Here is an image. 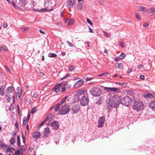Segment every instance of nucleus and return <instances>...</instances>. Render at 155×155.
<instances>
[{
	"label": "nucleus",
	"mask_w": 155,
	"mask_h": 155,
	"mask_svg": "<svg viewBox=\"0 0 155 155\" xmlns=\"http://www.w3.org/2000/svg\"><path fill=\"white\" fill-rule=\"evenodd\" d=\"M104 89L105 90L107 91L108 92H114L118 93L120 91V89L119 88H116L115 87H104Z\"/></svg>",
	"instance_id": "6e6552de"
},
{
	"label": "nucleus",
	"mask_w": 155,
	"mask_h": 155,
	"mask_svg": "<svg viewBox=\"0 0 155 155\" xmlns=\"http://www.w3.org/2000/svg\"><path fill=\"white\" fill-rule=\"evenodd\" d=\"M70 110V108L68 105L65 104V105L63 106L61 108L60 111V113L61 115L66 114Z\"/></svg>",
	"instance_id": "39448f33"
},
{
	"label": "nucleus",
	"mask_w": 155,
	"mask_h": 155,
	"mask_svg": "<svg viewBox=\"0 0 155 155\" xmlns=\"http://www.w3.org/2000/svg\"><path fill=\"white\" fill-rule=\"evenodd\" d=\"M83 4L81 3H79L77 6V8L78 9L81 10L82 8Z\"/></svg>",
	"instance_id": "c9c22d12"
},
{
	"label": "nucleus",
	"mask_w": 155,
	"mask_h": 155,
	"mask_svg": "<svg viewBox=\"0 0 155 155\" xmlns=\"http://www.w3.org/2000/svg\"><path fill=\"white\" fill-rule=\"evenodd\" d=\"M61 89L60 91V92L61 93H63V92H65V91H66V89L65 87H63L62 86H61Z\"/></svg>",
	"instance_id": "58836bf2"
},
{
	"label": "nucleus",
	"mask_w": 155,
	"mask_h": 155,
	"mask_svg": "<svg viewBox=\"0 0 155 155\" xmlns=\"http://www.w3.org/2000/svg\"><path fill=\"white\" fill-rule=\"evenodd\" d=\"M48 117L47 116L46 118L39 125V127H40L43 125V124L45 123L46 121H48Z\"/></svg>",
	"instance_id": "72a5a7b5"
},
{
	"label": "nucleus",
	"mask_w": 155,
	"mask_h": 155,
	"mask_svg": "<svg viewBox=\"0 0 155 155\" xmlns=\"http://www.w3.org/2000/svg\"><path fill=\"white\" fill-rule=\"evenodd\" d=\"M61 86V84H58L54 87V89L56 92H58L59 91V90Z\"/></svg>",
	"instance_id": "6ab92c4d"
},
{
	"label": "nucleus",
	"mask_w": 155,
	"mask_h": 155,
	"mask_svg": "<svg viewBox=\"0 0 155 155\" xmlns=\"http://www.w3.org/2000/svg\"><path fill=\"white\" fill-rule=\"evenodd\" d=\"M68 98V96H66L64 97L63 98L59 103H59V104L60 105L62 104L67 99V98Z\"/></svg>",
	"instance_id": "bb28decb"
},
{
	"label": "nucleus",
	"mask_w": 155,
	"mask_h": 155,
	"mask_svg": "<svg viewBox=\"0 0 155 155\" xmlns=\"http://www.w3.org/2000/svg\"><path fill=\"white\" fill-rule=\"evenodd\" d=\"M74 20L73 18H71L69 20V21L68 22V25L69 26H71L74 24Z\"/></svg>",
	"instance_id": "b1692460"
},
{
	"label": "nucleus",
	"mask_w": 155,
	"mask_h": 155,
	"mask_svg": "<svg viewBox=\"0 0 155 155\" xmlns=\"http://www.w3.org/2000/svg\"><path fill=\"white\" fill-rule=\"evenodd\" d=\"M147 12L149 14L155 13V9L153 8H151L148 9H147Z\"/></svg>",
	"instance_id": "aec40b11"
},
{
	"label": "nucleus",
	"mask_w": 155,
	"mask_h": 155,
	"mask_svg": "<svg viewBox=\"0 0 155 155\" xmlns=\"http://www.w3.org/2000/svg\"><path fill=\"white\" fill-rule=\"evenodd\" d=\"M144 106V104L141 101H136L134 103L133 107L134 110L139 111L143 110Z\"/></svg>",
	"instance_id": "f03ea898"
},
{
	"label": "nucleus",
	"mask_w": 155,
	"mask_h": 155,
	"mask_svg": "<svg viewBox=\"0 0 155 155\" xmlns=\"http://www.w3.org/2000/svg\"><path fill=\"white\" fill-rule=\"evenodd\" d=\"M14 90V88L12 86H9L7 88L6 90L7 93L8 94L12 93Z\"/></svg>",
	"instance_id": "f3484780"
},
{
	"label": "nucleus",
	"mask_w": 155,
	"mask_h": 155,
	"mask_svg": "<svg viewBox=\"0 0 155 155\" xmlns=\"http://www.w3.org/2000/svg\"><path fill=\"white\" fill-rule=\"evenodd\" d=\"M49 6H51V7H54L55 4L54 3L53 4H52V2L51 0H49Z\"/></svg>",
	"instance_id": "37998d69"
},
{
	"label": "nucleus",
	"mask_w": 155,
	"mask_h": 155,
	"mask_svg": "<svg viewBox=\"0 0 155 155\" xmlns=\"http://www.w3.org/2000/svg\"><path fill=\"white\" fill-rule=\"evenodd\" d=\"M120 102L123 104L128 107L131 104L132 100L129 97L126 96L123 97L121 99H120Z\"/></svg>",
	"instance_id": "20e7f679"
},
{
	"label": "nucleus",
	"mask_w": 155,
	"mask_h": 155,
	"mask_svg": "<svg viewBox=\"0 0 155 155\" xmlns=\"http://www.w3.org/2000/svg\"><path fill=\"white\" fill-rule=\"evenodd\" d=\"M60 106V104H59V103H57L56 106L55 107L54 106L55 111L57 112L59 110Z\"/></svg>",
	"instance_id": "a878e982"
},
{
	"label": "nucleus",
	"mask_w": 155,
	"mask_h": 155,
	"mask_svg": "<svg viewBox=\"0 0 155 155\" xmlns=\"http://www.w3.org/2000/svg\"><path fill=\"white\" fill-rule=\"evenodd\" d=\"M43 137L44 138L47 137L48 136V127L45 128L42 133Z\"/></svg>",
	"instance_id": "4468645a"
},
{
	"label": "nucleus",
	"mask_w": 155,
	"mask_h": 155,
	"mask_svg": "<svg viewBox=\"0 0 155 155\" xmlns=\"http://www.w3.org/2000/svg\"><path fill=\"white\" fill-rule=\"evenodd\" d=\"M68 69L71 71H72L74 69V67L72 66H70L68 67Z\"/></svg>",
	"instance_id": "de8ad7c7"
},
{
	"label": "nucleus",
	"mask_w": 155,
	"mask_h": 155,
	"mask_svg": "<svg viewBox=\"0 0 155 155\" xmlns=\"http://www.w3.org/2000/svg\"><path fill=\"white\" fill-rule=\"evenodd\" d=\"M2 49L4 50V51H7V50H8L7 48V47L5 45L3 46Z\"/></svg>",
	"instance_id": "864d4df0"
},
{
	"label": "nucleus",
	"mask_w": 155,
	"mask_h": 155,
	"mask_svg": "<svg viewBox=\"0 0 155 155\" xmlns=\"http://www.w3.org/2000/svg\"><path fill=\"white\" fill-rule=\"evenodd\" d=\"M75 0H68L67 6L70 8H73L75 5Z\"/></svg>",
	"instance_id": "f8f14e48"
},
{
	"label": "nucleus",
	"mask_w": 155,
	"mask_h": 155,
	"mask_svg": "<svg viewBox=\"0 0 155 155\" xmlns=\"http://www.w3.org/2000/svg\"><path fill=\"white\" fill-rule=\"evenodd\" d=\"M27 146H26L22 145L21 147V150L22 152H25Z\"/></svg>",
	"instance_id": "7c9ffc66"
},
{
	"label": "nucleus",
	"mask_w": 155,
	"mask_h": 155,
	"mask_svg": "<svg viewBox=\"0 0 155 155\" xmlns=\"http://www.w3.org/2000/svg\"><path fill=\"white\" fill-rule=\"evenodd\" d=\"M87 22L89 23L90 25L93 26V23L88 18L87 19Z\"/></svg>",
	"instance_id": "a19ab883"
},
{
	"label": "nucleus",
	"mask_w": 155,
	"mask_h": 155,
	"mask_svg": "<svg viewBox=\"0 0 155 155\" xmlns=\"http://www.w3.org/2000/svg\"><path fill=\"white\" fill-rule=\"evenodd\" d=\"M143 96L147 99H148V98H153L154 97L153 95L149 93L145 94L143 95Z\"/></svg>",
	"instance_id": "dca6fc26"
},
{
	"label": "nucleus",
	"mask_w": 155,
	"mask_h": 155,
	"mask_svg": "<svg viewBox=\"0 0 155 155\" xmlns=\"http://www.w3.org/2000/svg\"><path fill=\"white\" fill-rule=\"evenodd\" d=\"M15 138L14 137H12L10 140V142L12 144H14L15 143Z\"/></svg>",
	"instance_id": "c756f323"
},
{
	"label": "nucleus",
	"mask_w": 155,
	"mask_h": 155,
	"mask_svg": "<svg viewBox=\"0 0 155 155\" xmlns=\"http://www.w3.org/2000/svg\"><path fill=\"white\" fill-rule=\"evenodd\" d=\"M20 151L19 150H18L16 151L15 152V155H20Z\"/></svg>",
	"instance_id": "49530a36"
},
{
	"label": "nucleus",
	"mask_w": 155,
	"mask_h": 155,
	"mask_svg": "<svg viewBox=\"0 0 155 155\" xmlns=\"http://www.w3.org/2000/svg\"><path fill=\"white\" fill-rule=\"evenodd\" d=\"M50 123L51 126L53 129L56 130L58 129L59 124L58 121H54L52 122L51 121H49V124Z\"/></svg>",
	"instance_id": "0eeeda50"
},
{
	"label": "nucleus",
	"mask_w": 155,
	"mask_h": 155,
	"mask_svg": "<svg viewBox=\"0 0 155 155\" xmlns=\"http://www.w3.org/2000/svg\"><path fill=\"white\" fill-rule=\"evenodd\" d=\"M149 26V24L146 23H144L143 24V27L145 28H147Z\"/></svg>",
	"instance_id": "6e6d98bb"
},
{
	"label": "nucleus",
	"mask_w": 155,
	"mask_h": 155,
	"mask_svg": "<svg viewBox=\"0 0 155 155\" xmlns=\"http://www.w3.org/2000/svg\"><path fill=\"white\" fill-rule=\"evenodd\" d=\"M93 79L92 78H87L86 79V81H87L91 80Z\"/></svg>",
	"instance_id": "bf43d9fd"
},
{
	"label": "nucleus",
	"mask_w": 155,
	"mask_h": 155,
	"mask_svg": "<svg viewBox=\"0 0 155 155\" xmlns=\"http://www.w3.org/2000/svg\"><path fill=\"white\" fill-rule=\"evenodd\" d=\"M20 29L22 32L26 31L28 29V28L27 27H21Z\"/></svg>",
	"instance_id": "4c0bfd02"
},
{
	"label": "nucleus",
	"mask_w": 155,
	"mask_h": 155,
	"mask_svg": "<svg viewBox=\"0 0 155 155\" xmlns=\"http://www.w3.org/2000/svg\"><path fill=\"white\" fill-rule=\"evenodd\" d=\"M103 33L104 34V35L105 36L107 37H110V35L108 33H107L105 31H103Z\"/></svg>",
	"instance_id": "09e8293b"
},
{
	"label": "nucleus",
	"mask_w": 155,
	"mask_h": 155,
	"mask_svg": "<svg viewBox=\"0 0 155 155\" xmlns=\"http://www.w3.org/2000/svg\"><path fill=\"white\" fill-rule=\"evenodd\" d=\"M57 57V55L55 53H49V57L56 58Z\"/></svg>",
	"instance_id": "f704fd0d"
},
{
	"label": "nucleus",
	"mask_w": 155,
	"mask_h": 155,
	"mask_svg": "<svg viewBox=\"0 0 155 155\" xmlns=\"http://www.w3.org/2000/svg\"><path fill=\"white\" fill-rule=\"evenodd\" d=\"M17 92L16 94V97L17 100H19L21 95L22 93V90L21 89L20 87H18L17 88Z\"/></svg>",
	"instance_id": "ddd939ff"
},
{
	"label": "nucleus",
	"mask_w": 155,
	"mask_h": 155,
	"mask_svg": "<svg viewBox=\"0 0 155 155\" xmlns=\"http://www.w3.org/2000/svg\"><path fill=\"white\" fill-rule=\"evenodd\" d=\"M34 10L36 12H44L47 10V9L46 8H41L40 10H39L38 9H34Z\"/></svg>",
	"instance_id": "393cba45"
},
{
	"label": "nucleus",
	"mask_w": 155,
	"mask_h": 155,
	"mask_svg": "<svg viewBox=\"0 0 155 155\" xmlns=\"http://www.w3.org/2000/svg\"><path fill=\"white\" fill-rule=\"evenodd\" d=\"M4 87L3 86H2L0 87V94L1 96L4 95Z\"/></svg>",
	"instance_id": "5701e85b"
},
{
	"label": "nucleus",
	"mask_w": 155,
	"mask_h": 155,
	"mask_svg": "<svg viewBox=\"0 0 155 155\" xmlns=\"http://www.w3.org/2000/svg\"><path fill=\"white\" fill-rule=\"evenodd\" d=\"M149 106L152 110L155 111V101H152L150 103Z\"/></svg>",
	"instance_id": "a211bd4d"
},
{
	"label": "nucleus",
	"mask_w": 155,
	"mask_h": 155,
	"mask_svg": "<svg viewBox=\"0 0 155 155\" xmlns=\"http://www.w3.org/2000/svg\"><path fill=\"white\" fill-rule=\"evenodd\" d=\"M139 10L140 11L143 12H147V9L144 7L140 6L139 9Z\"/></svg>",
	"instance_id": "cd10ccee"
},
{
	"label": "nucleus",
	"mask_w": 155,
	"mask_h": 155,
	"mask_svg": "<svg viewBox=\"0 0 155 155\" xmlns=\"http://www.w3.org/2000/svg\"><path fill=\"white\" fill-rule=\"evenodd\" d=\"M22 138L23 140V142L25 143L26 142V138L25 137L23 136V134H22Z\"/></svg>",
	"instance_id": "603ef678"
},
{
	"label": "nucleus",
	"mask_w": 155,
	"mask_h": 155,
	"mask_svg": "<svg viewBox=\"0 0 155 155\" xmlns=\"http://www.w3.org/2000/svg\"><path fill=\"white\" fill-rule=\"evenodd\" d=\"M26 101L27 102L29 103L31 101V98L30 97H27L26 99Z\"/></svg>",
	"instance_id": "5fc2aeb1"
},
{
	"label": "nucleus",
	"mask_w": 155,
	"mask_h": 155,
	"mask_svg": "<svg viewBox=\"0 0 155 155\" xmlns=\"http://www.w3.org/2000/svg\"><path fill=\"white\" fill-rule=\"evenodd\" d=\"M116 84L118 85H122L124 87H126L127 85V83L126 82H124L122 83L120 82H117L116 83Z\"/></svg>",
	"instance_id": "473e14b6"
},
{
	"label": "nucleus",
	"mask_w": 155,
	"mask_h": 155,
	"mask_svg": "<svg viewBox=\"0 0 155 155\" xmlns=\"http://www.w3.org/2000/svg\"><path fill=\"white\" fill-rule=\"evenodd\" d=\"M15 125L17 128L18 129V128H19L18 125V124L17 122H16L15 123Z\"/></svg>",
	"instance_id": "338daca9"
},
{
	"label": "nucleus",
	"mask_w": 155,
	"mask_h": 155,
	"mask_svg": "<svg viewBox=\"0 0 155 155\" xmlns=\"http://www.w3.org/2000/svg\"><path fill=\"white\" fill-rule=\"evenodd\" d=\"M1 147L4 148H5V147H7V146L5 145V144H1Z\"/></svg>",
	"instance_id": "774afa93"
},
{
	"label": "nucleus",
	"mask_w": 155,
	"mask_h": 155,
	"mask_svg": "<svg viewBox=\"0 0 155 155\" xmlns=\"http://www.w3.org/2000/svg\"><path fill=\"white\" fill-rule=\"evenodd\" d=\"M71 85L70 84H68V83L67 84V85H66V86H65V88L66 87L68 88H71Z\"/></svg>",
	"instance_id": "680f3d73"
},
{
	"label": "nucleus",
	"mask_w": 155,
	"mask_h": 155,
	"mask_svg": "<svg viewBox=\"0 0 155 155\" xmlns=\"http://www.w3.org/2000/svg\"><path fill=\"white\" fill-rule=\"evenodd\" d=\"M88 27L89 28V29L90 32L92 33H93L94 32V31H93L92 29L89 26H88Z\"/></svg>",
	"instance_id": "052dcab7"
},
{
	"label": "nucleus",
	"mask_w": 155,
	"mask_h": 155,
	"mask_svg": "<svg viewBox=\"0 0 155 155\" xmlns=\"http://www.w3.org/2000/svg\"><path fill=\"white\" fill-rule=\"evenodd\" d=\"M17 145L19 147L21 145L20 138L19 136H18L17 137Z\"/></svg>",
	"instance_id": "c85d7f7f"
},
{
	"label": "nucleus",
	"mask_w": 155,
	"mask_h": 155,
	"mask_svg": "<svg viewBox=\"0 0 155 155\" xmlns=\"http://www.w3.org/2000/svg\"><path fill=\"white\" fill-rule=\"evenodd\" d=\"M61 84V86L65 87L66 85L68 84V82L67 81H64V82H62Z\"/></svg>",
	"instance_id": "ea45409f"
},
{
	"label": "nucleus",
	"mask_w": 155,
	"mask_h": 155,
	"mask_svg": "<svg viewBox=\"0 0 155 155\" xmlns=\"http://www.w3.org/2000/svg\"><path fill=\"white\" fill-rule=\"evenodd\" d=\"M109 99V101L107 103V106L108 105L112 108L116 107L120 104V98L117 95H114Z\"/></svg>",
	"instance_id": "f257e3e1"
},
{
	"label": "nucleus",
	"mask_w": 155,
	"mask_h": 155,
	"mask_svg": "<svg viewBox=\"0 0 155 155\" xmlns=\"http://www.w3.org/2000/svg\"><path fill=\"white\" fill-rule=\"evenodd\" d=\"M70 76V74H66L65 75V76L63 78H61V80H62L65 78H67L68 77Z\"/></svg>",
	"instance_id": "8fccbe9b"
},
{
	"label": "nucleus",
	"mask_w": 155,
	"mask_h": 155,
	"mask_svg": "<svg viewBox=\"0 0 155 155\" xmlns=\"http://www.w3.org/2000/svg\"><path fill=\"white\" fill-rule=\"evenodd\" d=\"M40 136V134L38 131H35L34 132L32 135L33 137L36 139H38Z\"/></svg>",
	"instance_id": "2eb2a0df"
},
{
	"label": "nucleus",
	"mask_w": 155,
	"mask_h": 155,
	"mask_svg": "<svg viewBox=\"0 0 155 155\" xmlns=\"http://www.w3.org/2000/svg\"><path fill=\"white\" fill-rule=\"evenodd\" d=\"M124 43L122 42H121L120 44V45H119L121 47H122V48H124Z\"/></svg>",
	"instance_id": "69168bd1"
},
{
	"label": "nucleus",
	"mask_w": 155,
	"mask_h": 155,
	"mask_svg": "<svg viewBox=\"0 0 155 155\" xmlns=\"http://www.w3.org/2000/svg\"><path fill=\"white\" fill-rule=\"evenodd\" d=\"M84 82V80L83 79H81L78 81L75 84V85L80 86Z\"/></svg>",
	"instance_id": "412c9836"
},
{
	"label": "nucleus",
	"mask_w": 155,
	"mask_h": 155,
	"mask_svg": "<svg viewBox=\"0 0 155 155\" xmlns=\"http://www.w3.org/2000/svg\"><path fill=\"white\" fill-rule=\"evenodd\" d=\"M30 113H29V112L28 113V115H27V122L28 121L29 118H30Z\"/></svg>",
	"instance_id": "4d7b16f0"
},
{
	"label": "nucleus",
	"mask_w": 155,
	"mask_h": 155,
	"mask_svg": "<svg viewBox=\"0 0 155 155\" xmlns=\"http://www.w3.org/2000/svg\"><path fill=\"white\" fill-rule=\"evenodd\" d=\"M67 42L68 43V45L71 47H75V46L73 45V44L71 43L68 41H67Z\"/></svg>",
	"instance_id": "a18cd8bd"
},
{
	"label": "nucleus",
	"mask_w": 155,
	"mask_h": 155,
	"mask_svg": "<svg viewBox=\"0 0 155 155\" xmlns=\"http://www.w3.org/2000/svg\"><path fill=\"white\" fill-rule=\"evenodd\" d=\"M6 98H7L6 100L8 102H9L11 100L10 97H9L8 95H6Z\"/></svg>",
	"instance_id": "c03bdc74"
},
{
	"label": "nucleus",
	"mask_w": 155,
	"mask_h": 155,
	"mask_svg": "<svg viewBox=\"0 0 155 155\" xmlns=\"http://www.w3.org/2000/svg\"><path fill=\"white\" fill-rule=\"evenodd\" d=\"M80 110V106L79 104H75L72 107L71 110L74 114L77 113Z\"/></svg>",
	"instance_id": "9b49d317"
},
{
	"label": "nucleus",
	"mask_w": 155,
	"mask_h": 155,
	"mask_svg": "<svg viewBox=\"0 0 155 155\" xmlns=\"http://www.w3.org/2000/svg\"><path fill=\"white\" fill-rule=\"evenodd\" d=\"M125 56L124 54V53H122L121 54L118 56V58L120 59H123Z\"/></svg>",
	"instance_id": "e433bc0d"
},
{
	"label": "nucleus",
	"mask_w": 155,
	"mask_h": 155,
	"mask_svg": "<svg viewBox=\"0 0 155 155\" xmlns=\"http://www.w3.org/2000/svg\"><path fill=\"white\" fill-rule=\"evenodd\" d=\"M38 95L37 93H35L33 95V97L35 98H36L37 97Z\"/></svg>",
	"instance_id": "13d9d810"
},
{
	"label": "nucleus",
	"mask_w": 155,
	"mask_h": 155,
	"mask_svg": "<svg viewBox=\"0 0 155 155\" xmlns=\"http://www.w3.org/2000/svg\"><path fill=\"white\" fill-rule=\"evenodd\" d=\"M84 92V91H79L78 92L74 94V99L75 100V102H78L79 100H80L79 98V95H81L82 93H83Z\"/></svg>",
	"instance_id": "1a4fd4ad"
},
{
	"label": "nucleus",
	"mask_w": 155,
	"mask_h": 155,
	"mask_svg": "<svg viewBox=\"0 0 155 155\" xmlns=\"http://www.w3.org/2000/svg\"><path fill=\"white\" fill-rule=\"evenodd\" d=\"M104 120L105 118L104 117H100L98 120L97 127H102L103 126Z\"/></svg>",
	"instance_id": "9d476101"
},
{
	"label": "nucleus",
	"mask_w": 155,
	"mask_h": 155,
	"mask_svg": "<svg viewBox=\"0 0 155 155\" xmlns=\"http://www.w3.org/2000/svg\"><path fill=\"white\" fill-rule=\"evenodd\" d=\"M139 78L142 80H144V76L143 75H140Z\"/></svg>",
	"instance_id": "0e129e2a"
},
{
	"label": "nucleus",
	"mask_w": 155,
	"mask_h": 155,
	"mask_svg": "<svg viewBox=\"0 0 155 155\" xmlns=\"http://www.w3.org/2000/svg\"><path fill=\"white\" fill-rule=\"evenodd\" d=\"M118 64V68L120 70H122L123 69L124 66L122 63H117Z\"/></svg>",
	"instance_id": "2f4dec72"
},
{
	"label": "nucleus",
	"mask_w": 155,
	"mask_h": 155,
	"mask_svg": "<svg viewBox=\"0 0 155 155\" xmlns=\"http://www.w3.org/2000/svg\"><path fill=\"white\" fill-rule=\"evenodd\" d=\"M27 2L26 0H20L19 4L21 6H23L26 4Z\"/></svg>",
	"instance_id": "4be33fe9"
},
{
	"label": "nucleus",
	"mask_w": 155,
	"mask_h": 155,
	"mask_svg": "<svg viewBox=\"0 0 155 155\" xmlns=\"http://www.w3.org/2000/svg\"><path fill=\"white\" fill-rule=\"evenodd\" d=\"M11 3L13 5V6L14 7H16V6L15 5V2L14 1H11Z\"/></svg>",
	"instance_id": "e2e57ef3"
},
{
	"label": "nucleus",
	"mask_w": 155,
	"mask_h": 155,
	"mask_svg": "<svg viewBox=\"0 0 155 155\" xmlns=\"http://www.w3.org/2000/svg\"><path fill=\"white\" fill-rule=\"evenodd\" d=\"M135 16H136V18L137 19H138V20H140L141 19L139 15L138 14H137V13L136 14Z\"/></svg>",
	"instance_id": "3c124183"
},
{
	"label": "nucleus",
	"mask_w": 155,
	"mask_h": 155,
	"mask_svg": "<svg viewBox=\"0 0 155 155\" xmlns=\"http://www.w3.org/2000/svg\"><path fill=\"white\" fill-rule=\"evenodd\" d=\"M91 94L94 97H99L102 94L101 90L98 87H94L90 90Z\"/></svg>",
	"instance_id": "7ed1b4c3"
},
{
	"label": "nucleus",
	"mask_w": 155,
	"mask_h": 155,
	"mask_svg": "<svg viewBox=\"0 0 155 155\" xmlns=\"http://www.w3.org/2000/svg\"><path fill=\"white\" fill-rule=\"evenodd\" d=\"M36 109V107H34L32 108L31 110V114H33Z\"/></svg>",
	"instance_id": "79ce46f5"
},
{
	"label": "nucleus",
	"mask_w": 155,
	"mask_h": 155,
	"mask_svg": "<svg viewBox=\"0 0 155 155\" xmlns=\"http://www.w3.org/2000/svg\"><path fill=\"white\" fill-rule=\"evenodd\" d=\"M89 99L88 96H83L80 99V104L81 105L85 106L87 105L88 103Z\"/></svg>",
	"instance_id": "423d86ee"
}]
</instances>
